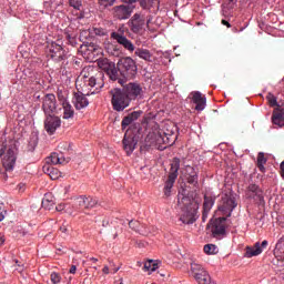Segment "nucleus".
Here are the masks:
<instances>
[{
    "instance_id": "1a4fd4ad",
    "label": "nucleus",
    "mask_w": 284,
    "mask_h": 284,
    "mask_svg": "<svg viewBox=\"0 0 284 284\" xmlns=\"http://www.w3.org/2000/svg\"><path fill=\"white\" fill-rule=\"evenodd\" d=\"M99 205V200L92 196L81 195L74 200V207L77 210H92Z\"/></svg>"
},
{
    "instance_id": "393cba45",
    "label": "nucleus",
    "mask_w": 284,
    "mask_h": 284,
    "mask_svg": "<svg viewBox=\"0 0 284 284\" xmlns=\"http://www.w3.org/2000/svg\"><path fill=\"white\" fill-rule=\"evenodd\" d=\"M248 196L253 197L256 196L260 203H264L265 199L263 197V191L258 185L256 184H251L248 185Z\"/></svg>"
},
{
    "instance_id": "79ce46f5",
    "label": "nucleus",
    "mask_w": 284,
    "mask_h": 284,
    "mask_svg": "<svg viewBox=\"0 0 284 284\" xmlns=\"http://www.w3.org/2000/svg\"><path fill=\"white\" fill-rule=\"evenodd\" d=\"M42 207L44 210H54V201L42 200Z\"/></svg>"
},
{
    "instance_id": "864d4df0",
    "label": "nucleus",
    "mask_w": 284,
    "mask_h": 284,
    "mask_svg": "<svg viewBox=\"0 0 284 284\" xmlns=\"http://www.w3.org/2000/svg\"><path fill=\"white\" fill-rule=\"evenodd\" d=\"M70 274H77V266L75 265H72L71 267H70Z\"/></svg>"
},
{
    "instance_id": "dca6fc26",
    "label": "nucleus",
    "mask_w": 284,
    "mask_h": 284,
    "mask_svg": "<svg viewBox=\"0 0 284 284\" xmlns=\"http://www.w3.org/2000/svg\"><path fill=\"white\" fill-rule=\"evenodd\" d=\"M70 163V156L63 155L62 152L60 153H51L49 158H47L45 165H68Z\"/></svg>"
},
{
    "instance_id": "473e14b6",
    "label": "nucleus",
    "mask_w": 284,
    "mask_h": 284,
    "mask_svg": "<svg viewBox=\"0 0 284 284\" xmlns=\"http://www.w3.org/2000/svg\"><path fill=\"white\" fill-rule=\"evenodd\" d=\"M159 0H140V6L143 10H150V8H159Z\"/></svg>"
},
{
    "instance_id": "8fccbe9b",
    "label": "nucleus",
    "mask_w": 284,
    "mask_h": 284,
    "mask_svg": "<svg viewBox=\"0 0 284 284\" xmlns=\"http://www.w3.org/2000/svg\"><path fill=\"white\" fill-rule=\"evenodd\" d=\"M6 219V209L3 206H0V222Z\"/></svg>"
},
{
    "instance_id": "69168bd1",
    "label": "nucleus",
    "mask_w": 284,
    "mask_h": 284,
    "mask_svg": "<svg viewBox=\"0 0 284 284\" xmlns=\"http://www.w3.org/2000/svg\"><path fill=\"white\" fill-rule=\"evenodd\" d=\"M116 272H119V268H116V270L114 271V273H116Z\"/></svg>"
},
{
    "instance_id": "37998d69",
    "label": "nucleus",
    "mask_w": 284,
    "mask_h": 284,
    "mask_svg": "<svg viewBox=\"0 0 284 284\" xmlns=\"http://www.w3.org/2000/svg\"><path fill=\"white\" fill-rule=\"evenodd\" d=\"M99 4L102 6V8H109L110 6H114L116 0H98Z\"/></svg>"
},
{
    "instance_id": "bb28decb",
    "label": "nucleus",
    "mask_w": 284,
    "mask_h": 284,
    "mask_svg": "<svg viewBox=\"0 0 284 284\" xmlns=\"http://www.w3.org/2000/svg\"><path fill=\"white\" fill-rule=\"evenodd\" d=\"M186 181L190 185H199V172L192 166H187Z\"/></svg>"
},
{
    "instance_id": "aec40b11",
    "label": "nucleus",
    "mask_w": 284,
    "mask_h": 284,
    "mask_svg": "<svg viewBox=\"0 0 284 284\" xmlns=\"http://www.w3.org/2000/svg\"><path fill=\"white\" fill-rule=\"evenodd\" d=\"M73 104L75 110H83V108H88V105H90V102L83 93H75L73 97Z\"/></svg>"
},
{
    "instance_id": "6ab92c4d",
    "label": "nucleus",
    "mask_w": 284,
    "mask_h": 284,
    "mask_svg": "<svg viewBox=\"0 0 284 284\" xmlns=\"http://www.w3.org/2000/svg\"><path fill=\"white\" fill-rule=\"evenodd\" d=\"M192 94V101L193 103H195V110H197V112H203V110H205V97H203V94H201V92L195 91Z\"/></svg>"
},
{
    "instance_id": "a19ab883",
    "label": "nucleus",
    "mask_w": 284,
    "mask_h": 284,
    "mask_svg": "<svg viewBox=\"0 0 284 284\" xmlns=\"http://www.w3.org/2000/svg\"><path fill=\"white\" fill-rule=\"evenodd\" d=\"M93 34L97 37H105L108 34V30L103 28H93Z\"/></svg>"
},
{
    "instance_id": "412c9836",
    "label": "nucleus",
    "mask_w": 284,
    "mask_h": 284,
    "mask_svg": "<svg viewBox=\"0 0 284 284\" xmlns=\"http://www.w3.org/2000/svg\"><path fill=\"white\" fill-rule=\"evenodd\" d=\"M142 114H143V111H133L132 113L124 116L121 122L122 130H125L128 125H131L132 123H134V121H136Z\"/></svg>"
},
{
    "instance_id": "e433bc0d",
    "label": "nucleus",
    "mask_w": 284,
    "mask_h": 284,
    "mask_svg": "<svg viewBox=\"0 0 284 284\" xmlns=\"http://www.w3.org/2000/svg\"><path fill=\"white\" fill-rule=\"evenodd\" d=\"M60 152L63 154V152H72V143L69 142H61L58 145Z\"/></svg>"
},
{
    "instance_id": "a18cd8bd",
    "label": "nucleus",
    "mask_w": 284,
    "mask_h": 284,
    "mask_svg": "<svg viewBox=\"0 0 284 284\" xmlns=\"http://www.w3.org/2000/svg\"><path fill=\"white\" fill-rule=\"evenodd\" d=\"M50 278H51V283H53V284L61 283V275H59V273H54V272L51 273Z\"/></svg>"
},
{
    "instance_id": "c9c22d12",
    "label": "nucleus",
    "mask_w": 284,
    "mask_h": 284,
    "mask_svg": "<svg viewBox=\"0 0 284 284\" xmlns=\"http://www.w3.org/2000/svg\"><path fill=\"white\" fill-rule=\"evenodd\" d=\"M125 32H128V28L125 26L119 27L118 31H113L111 33V39H116V37H125Z\"/></svg>"
},
{
    "instance_id": "7c9ffc66",
    "label": "nucleus",
    "mask_w": 284,
    "mask_h": 284,
    "mask_svg": "<svg viewBox=\"0 0 284 284\" xmlns=\"http://www.w3.org/2000/svg\"><path fill=\"white\" fill-rule=\"evenodd\" d=\"M98 65L100 70L108 73L111 68H114V62H110L106 58H102L98 60Z\"/></svg>"
},
{
    "instance_id": "5fc2aeb1",
    "label": "nucleus",
    "mask_w": 284,
    "mask_h": 284,
    "mask_svg": "<svg viewBox=\"0 0 284 284\" xmlns=\"http://www.w3.org/2000/svg\"><path fill=\"white\" fill-rule=\"evenodd\" d=\"M60 232L65 234V232H68V226H65V225L60 226Z\"/></svg>"
},
{
    "instance_id": "3c124183",
    "label": "nucleus",
    "mask_w": 284,
    "mask_h": 284,
    "mask_svg": "<svg viewBox=\"0 0 284 284\" xmlns=\"http://www.w3.org/2000/svg\"><path fill=\"white\" fill-rule=\"evenodd\" d=\"M280 173L282 179H284V161L280 164Z\"/></svg>"
},
{
    "instance_id": "4be33fe9",
    "label": "nucleus",
    "mask_w": 284,
    "mask_h": 284,
    "mask_svg": "<svg viewBox=\"0 0 284 284\" xmlns=\"http://www.w3.org/2000/svg\"><path fill=\"white\" fill-rule=\"evenodd\" d=\"M214 207V200L212 196H204L203 211H202V221H207L210 211Z\"/></svg>"
},
{
    "instance_id": "f03ea898",
    "label": "nucleus",
    "mask_w": 284,
    "mask_h": 284,
    "mask_svg": "<svg viewBox=\"0 0 284 284\" xmlns=\"http://www.w3.org/2000/svg\"><path fill=\"white\" fill-rule=\"evenodd\" d=\"M0 158L2 159L4 172H12L17 163V148L2 143L0 146Z\"/></svg>"
},
{
    "instance_id": "f8f14e48",
    "label": "nucleus",
    "mask_w": 284,
    "mask_h": 284,
    "mask_svg": "<svg viewBox=\"0 0 284 284\" xmlns=\"http://www.w3.org/2000/svg\"><path fill=\"white\" fill-rule=\"evenodd\" d=\"M49 57L57 63L60 61H65L68 57L65 55V50H63V47L61 44H58L57 42H52L51 47L49 49Z\"/></svg>"
},
{
    "instance_id": "b1692460",
    "label": "nucleus",
    "mask_w": 284,
    "mask_h": 284,
    "mask_svg": "<svg viewBox=\"0 0 284 284\" xmlns=\"http://www.w3.org/2000/svg\"><path fill=\"white\" fill-rule=\"evenodd\" d=\"M106 74L111 79V81H118L120 85H124L125 80L119 78L121 74V72L119 71V64H113V68L109 69Z\"/></svg>"
},
{
    "instance_id": "4468645a",
    "label": "nucleus",
    "mask_w": 284,
    "mask_h": 284,
    "mask_svg": "<svg viewBox=\"0 0 284 284\" xmlns=\"http://www.w3.org/2000/svg\"><path fill=\"white\" fill-rule=\"evenodd\" d=\"M139 143V139H136V135L125 133L124 139L122 140L124 152H126L128 156L136 150V144Z\"/></svg>"
},
{
    "instance_id": "c756f323",
    "label": "nucleus",
    "mask_w": 284,
    "mask_h": 284,
    "mask_svg": "<svg viewBox=\"0 0 284 284\" xmlns=\"http://www.w3.org/2000/svg\"><path fill=\"white\" fill-rule=\"evenodd\" d=\"M63 108V119H73L74 118V109H72V104L68 101L62 102Z\"/></svg>"
},
{
    "instance_id": "a211bd4d",
    "label": "nucleus",
    "mask_w": 284,
    "mask_h": 284,
    "mask_svg": "<svg viewBox=\"0 0 284 284\" xmlns=\"http://www.w3.org/2000/svg\"><path fill=\"white\" fill-rule=\"evenodd\" d=\"M272 123L273 125H278V128L284 126V105H277V108L273 111Z\"/></svg>"
},
{
    "instance_id": "ddd939ff",
    "label": "nucleus",
    "mask_w": 284,
    "mask_h": 284,
    "mask_svg": "<svg viewBox=\"0 0 284 284\" xmlns=\"http://www.w3.org/2000/svg\"><path fill=\"white\" fill-rule=\"evenodd\" d=\"M267 240H264L262 243L257 242L253 246H246L244 256L246 258H252L253 256H260L263 254V250L267 247Z\"/></svg>"
},
{
    "instance_id": "f257e3e1",
    "label": "nucleus",
    "mask_w": 284,
    "mask_h": 284,
    "mask_svg": "<svg viewBox=\"0 0 284 284\" xmlns=\"http://www.w3.org/2000/svg\"><path fill=\"white\" fill-rule=\"evenodd\" d=\"M182 213L180 221L185 225H192L196 221V212L199 210V203L190 197L182 199Z\"/></svg>"
},
{
    "instance_id": "0e129e2a",
    "label": "nucleus",
    "mask_w": 284,
    "mask_h": 284,
    "mask_svg": "<svg viewBox=\"0 0 284 284\" xmlns=\"http://www.w3.org/2000/svg\"><path fill=\"white\" fill-rule=\"evenodd\" d=\"M229 1H230V3H234L235 0H229Z\"/></svg>"
},
{
    "instance_id": "f3484780",
    "label": "nucleus",
    "mask_w": 284,
    "mask_h": 284,
    "mask_svg": "<svg viewBox=\"0 0 284 284\" xmlns=\"http://www.w3.org/2000/svg\"><path fill=\"white\" fill-rule=\"evenodd\" d=\"M129 26L131 28V31L134 32V34H139L141 30H143V26H145V19L141 18V14L135 13L129 21Z\"/></svg>"
},
{
    "instance_id": "e2e57ef3",
    "label": "nucleus",
    "mask_w": 284,
    "mask_h": 284,
    "mask_svg": "<svg viewBox=\"0 0 284 284\" xmlns=\"http://www.w3.org/2000/svg\"><path fill=\"white\" fill-rule=\"evenodd\" d=\"M3 176H4V179H8V174H6V173L3 174Z\"/></svg>"
},
{
    "instance_id": "09e8293b",
    "label": "nucleus",
    "mask_w": 284,
    "mask_h": 284,
    "mask_svg": "<svg viewBox=\"0 0 284 284\" xmlns=\"http://www.w3.org/2000/svg\"><path fill=\"white\" fill-rule=\"evenodd\" d=\"M57 212H63L65 210V204L61 203L55 206Z\"/></svg>"
},
{
    "instance_id": "ea45409f",
    "label": "nucleus",
    "mask_w": 284,
    "mask_h": 284,
    "mask_svg": "<svg viewBox=\"0 0 284 284\" xmlns=\"http://www.w3.org/2000/svg\"><path fill=\"white\" fill-rule=\"evenodd\" d=\"M129 227L131 230H133L134 232H141L140 227H141V223L139 221H134V220H131L129 222Z\"/></svg>"
},
{
    "instance_id": "72a5a7b5",
    "label": "nucleus",
    "mask_w": 284,
    "mask_h": 284,
    "mask_svg": "<svg viewBox=\"0 0 284 284\" xmlns=\"http://www.w3.org/2000/svg\"><path fill=\"white\" fill-rule=\"evenodd\" d=\"M265 163H267V159L265 158V153L260 152L257 154V169L260 170V172L265 173Z\"/></svg>"
},
{
    "instance_id": "4d7b16f0",
    "label": "nucleus",
    "mask_w": 284,
    "mask_h": 284,
    "mask_svg": "<svg viewBox=\"0 0 284 284\" xmlns=\"http://www.w3.org/2000/svg\"><path fill=\"white\" fill-rule=\"evenodd\" d=\"M103 274H110V268L108 266H104L102 268Z\"/></svg>"
},
{
    "instance_id": "6e6d98bb",
    "label": "nucleus",
    "mask_w": 284,
    "mask_h": 284,
    "mask_svg": "<svg viewBox=\"0 0 284 284\" xmlns=\"http://www.w3.org/2000/svg\"><path fill=\"white\" fill-rule=\"evenodd\" d=\"M222 26H226V28H232V24H230L227 20H222Z\"/></svg>"
},
{
    "instance_id": "338daca9",
    "label": "nucleus",
    "mask_w": 284,
    "mask_h": 284,
    "mask_svg": "<svg viewBox=\"0 0 284 284\" xmlns=\"http://www.w3.org/2000/svg\"><path fill=\"white\" fill-rule=\"evenodd\" d=\"M68 39H70V36H68Z\"/></svg>"
},
{
    "instance_id": "6e6552de",
    "label": "nucleus",
    "mask_w": 284,
    "mask_h": 284,
    "mask_svg": "<svg viewBox=\"0 0 284 284\" xmlns=\"http://www.w3.org/2000/svg\"><path fill=\"white\" fill-rule=\"evenodd\" d=\"M220 217L215 219L211 223V232L214 239H221V236H225V230L227 229V217L223 215H219Z\"/></svg>"
},
{
    "instance_id": "603ef678",
    "label": "nucleus",
    "mask_w": 284,
    "mask_h": 284,
    "mask_svg": "<svg viewBox=\"0 0 284 284\" xmlns=\"http://www.w3.org/2000/svg\"><path fill=\"white\" fill-rule=\"evenodd\" d=\"M123 3H128L129 6H132V3H136L139 0H122Z\"/></svg>"
},
{
    "instance_id": "423d86ee",
    "label": "nucleus",
    "mask_w": 284,
    "mask_h": 284,
    "mask_svg": "<svg viewBox=\"0 0 284 284\" xmlns=\"http://www.w3.org/2000/svg\"><path fill=\"white\" fill-rule=\"evenodd\" d=\"M75 85L79 87L82 92L90 90V88H95V85H98L97 90L102 87L101 83L97 82L95 75L88 73V69H83L81 75L75 81Z\"/></svg>"
},
{
    "instance_id": "2f4dec72",
    "label": "nucleus",
    "mask_w": 284,
    "mask_h": 284,
    "mask_svg": "<svg viewBox=\"0 0 284 284\" xmlns=\"http://www.w3.org/2000/svg\"><path fill=\"white\" fill-rule=\"evenodd\" d=\"M174 183H176V178L173 175H169L165 185H164V195L170 196L172 192V187H174Z\"/></svg>"
},
{
    "instance_id": "0eeeda50",
    "label": "nucleus",
    "mask_w": 284,
    "mask_h": 284,
    "mask_svg": "<svg viewBox=\"0 0 284 284\" xmlns=\"http://www.w3.org/2000/svg\"><path fill=\"white\" fill-rule=\"evenodd\" d=\"M122 90L129 98V101H136V99H143V87L139 82H130L123 85Z\"/></svg>"
},
{
    "instance_id": "f704fd0d",
    "label": "nucleus",
    "mask_w": 284,
    "mask_h": 284,
    "mask_svg": "<svg viewBox=\"0 0 284 284\" xmlns=\"http://www.w3.org/2000/svg\"><path fill=\"white\" fill-rule=\"evenodd\" d=\"M159 270V264L153 260H149L144 263V272H156Z\"/></svg>"
},
{
    "instance_id": "c03bdc74",
    "label": "nucleus",
    "mask_w": 284,
    "mask_h": 284,
    "mask_svg": "<svg viewBox=\"0 0 284 284\" xmlns=\"http://www.w3.org/2000/svg\"><path fill=\"white\" fill-rule=\"evenodd\" d=\"M69 4L71 8H74V10H81V0H69Z\"/></svg>"
},
{
    "instance_id": "13d9d810",
    "label": "nucleus",
    "mask_w": 284,
    "mask_h": 284,
    "mask_svg": "<svg viewBox=\"0 0 284 284\" xmlns=\"http://www.w3.org/2000/svg\"><path fill=\"white\" fill-rule=\"evenodd\" d=\"M6 243V237L3 235H0V247Z\"/></svg>"
},
{
    "instance_id": "de8ad7c7",
    "label": "nucleus",
    "mask_w": 284,
    "mask_h": 284,
    "mask_svg": "<svg viewBox=\"0 0 284 284\" xmlns=\"http://www.w3.org/2000/svg\"><path fill=\"white\" fill-rule=\"evenodd\" d=\"M42 201H48L49 203H50V201H54L52 197V193L44 194V197L42 199Z\"/></svg>"
},
{
    "instance_id": "c85d7f7f",
    "label": "nucleus",
    "mask_w": 284,
    "mask_h": 284,
    "mask_svg": "<svg viewBox=\"0 0 284 284\" xmlns=\"http://www.w3.org/2000/svg\"><path fill=\"white\" fill-rule=\"evenodd\" d=\"M135 57H139V59H143V61H148L149 63H152V52L148 49L138 48L135 49Z\"/></svg>"
},
{
    "instance_id": "a878e982",
    "label": "nucleus",
    "mask_w": 284,
    "mask_h": 284,
    "mask_svg": "<svg viewBox=\"0 0 284 284\" xmlns=\"http://www.w3.org/2000/svg\"><path fill=\"white\" fill-rule=\"evenodd\" d=\"M42 171L44 172V174H48V176H50L52 181H57V179L61 176V172L58 171V169H55L54 166H52V164H44L42 166Z\"/></svg>"
},
{
    "instance_id": "39448f33",
    "label": "nucleus",
    "mask_w": 284,
    "mask_h": 284,
    "mask_svg": "<svg viewBox=\"0 0 284 284\" xmlns=\"http://www.w3.org/2000/svg\"><path fill=\"white\" fill-rule=\"evenodd\" d=\"M118 70L124 79H134L138 72L136 62L130 57L122 58L118 62Z\"/></svg>"
},
{
    "instance_id": "9b49d317",
    "label": "nucleus",
    "mask_w": 284,
    "mask_h": 284,
    "mask_svg": "<svg viewBox=\"0 0 284 284\" xmlns=\"http://www.w3.org/2000/svg\"><path fill=\"white\" fill-rule=\"evenodd\" d=\"M113 12H114L115 19L123 21L132 17V12H134V7L130 4H120L113 8Z\"/></svg>"
},
{
    "instance_id": "9d476101",
    "label": "nucleus",
    "mask_w": 284,
    "mask_h": 284,
    "mask_svg": "<svg viewBox=\"0 0 284 284\" xmlns=\"http://www.w3.org/2000/svg\"><path fill=\"white\" fill-rule=\"evenodd\" d=\"M42 110L45 115L57 112V95L48 93L42 98Z\"/></svg>"
},
{
    "instance_id": "bf43d9fd",
    "label": "nucleus",
    "mask_w": 284,
    "mask_h": 284,
    "mask_svg": "<svg viewBox=\"0 0 284 284\" xmlns=\"http://www.w3.org/2000/svg\"><path fill=\"white\" fill-rule=\"evenodd\" d=\"M150 23H152V16H149L146 19V26H150Z\"/></svg>"
},
{
    "instance_id": "cd10ccee",
    "label": "nucleus",
    "mask_w": 284,
    "mask_h": 284,
    "mask_svg": "<svg viewBox=\"0 0 284 284\" xmlns=\"http://www.w3.org/2000/svg\"><path fill=\"white\" fill-rule=\"evenodd\" d=\"M179 170H181V159L173 158V160L171 162V169H170L169 176L179 179Z\"/></svg>"
},
{
    "instance_id": "58836bf2",
    "label": "nucleus",
    "mask_w": 284,
    "mask_h": 284,
    "mask_svg": "<svg viewBox=\"0 0 284 284\" xmlns=\"http://www.w3.org/2000/svg\"><path fill=\"white\" fill-rule=\"evenodd\" d=\"M204 252L205 254H216L217 247L214 244H206L204 245Z\"/></svg>"
},
{
    "instance_id": "49530a36",
    "label": "nucleus",
    "mask_w": 284,
    "mask_h": 284,
    "mask_svg": "<svg viewBox=\"0 0 284 284\" xmlns=\"http://www.w3.org/2000/svg\"><path fill=\"white\" fill-rule=\"evenodd\" d=\"M83 48H87V50L89 51V52H97V44H94V43H87V44H84L83 45Z\"/></svg>"
},
{
    "instance_id": "680f3d73",
    "label": "nucleus",
    "mask_w": 284,
    "mask_h": 284,
    "mask_svg": "<svg viewBox=\"0 0 284 284\" xmlns=\"http://www.w3.org/2000/svg\"><path fill=\"white\" fill-rule=\"evenodd\" d=\"M97 77H100V79H101L102 74H101V73H98Z\"/></svg>"
},
{
    "instance_id": "4c0bfd02",
    "label": "nucleus",
    "mask_w": 284,
    "mask_h": 284,
    "mask_svg": "<svg viewBox=\"0 0 284 284\" xmlns=\"http://www.w3.org/2000/svg\"><path fill=\"white\" fill-rule=\"evenodd\" d=\"M266 101L271 105V108H278V102L276 101V97L272 93H267Z\"/></svg>"
},
{
    "instance_id": "052dcab7",
    "label": "nucleus",
    "mask_w": 284,
    "mask_h": 284,
    "mask_svg": "<svg viewBox=\"0 0 284 284\" xmlns=\"http://www.w3.org/2000/svg\"><path fill=\"white\" fill-rule=\"evenodd\" d=\"M90 261H92L93 263H99V258L97 257H90Z\"/></svg>"
},
{
    "instance_id": "7ed1b4c3",
    "label": "nucleus",
    "mask_w": 284,
    "mask_h": 284,
    "mask_svg": "<svg viewBox=\"0 0 284 284\" xmlns=\"http://www.w3.org/2000/svg\"><path fill=\"white\" fill-rule=\"evenodd\" d=\"M236 207V199L232 192L223 193L217 205L216 216L230 217Z\"/></svg>"
},
{
    "instance_id": "2eb2a0df",
    "label": "nucleus",
    "mask_w": 284,
    "mask_h": 284,
    "mask_svg": "<svg viewBox=\"0 0 284 284\" xmlns=\"http://www.w3.org/2000/svg\"><path fill=\"white\" fill-rule=\"evenodd\" d=\"M58 128H61V118L52 114L47 115V119L44 120V129L48 134H54Z\"/></svg>"
},
{
    "instance_id": "20e7f679",
    "label": "nucleus",
    "mask_w": 284,
    "mask_h": 284,
    "mask_svg": "<svg viewBox=\"0 0 284 284\" xmlns=\"http://www.w3.org/2000/svg\"><path fill=\"white\" fill-rule=\"evenodd\" d=\"M111 104L115 112H123L126 108H130L132 101L128 98V94L123 89L115 88L110 91Z\"/></svg>"
},
{
    "instance_id": "5701e85b",
    "label": "nucleus",
    "mask_w": 284,
    "mask_h": 284,
    "mask_svg": "<svg viewBox=\"0 0 284 284\" xmlns=\"http://www.w3.org/2000/svg\"><path fill=\"white\" fill-rule=\"evenodd\" d=\"M113 41H116V43H119V45L124 48V50H126L128 52H134V50H136V47H134V43H132L130 39H128L125 36L124 37L118 36L116 39H113Z\"/></svg>"
}]
</instances>
